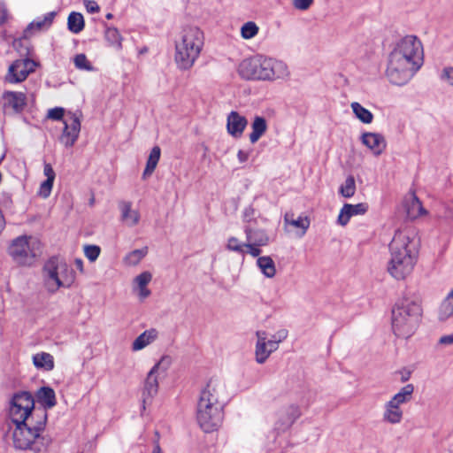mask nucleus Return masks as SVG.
I'll return each mask as SVG.
<instances>
[{"label": "nucleus", "mask_w": 453, "mask_h": 453, "mask_svg": "<svg viewBox=\"0 0 453 453\" xmlns=\"http://www.w3.org/2000/svg\"><path fill=\"white\" fill-rule=\"evenodd\" d=\"M56 14L55 12H50L30 22L24 31L25 36L29 37L37 32L48 30L51 27Z\"/></svg>", "instance_id": "412c9836"}, {"label": "nucleus", "mask_w": 453, "mask_h": 453, "mask_svg": "<svg viewBox=\"0 0 453 453\" xmlns=\"http://www.w3.org/2000/svg\"><path fill=\"white\" fill-rule=\"evenodd\" d=\"M161 155L160 148L157 146H155L150 150V153L149 155L146 167L143 171L142 177L143 179L147 178L148 176L151 175L154 170L156 169L157 163L159 161Z\"/></svg>", "instance_id": "f704fd0d"}, {"label": "nucleus", "mask_w": 453, "mask_h": 453, "mask_svg": "<svg viewBox=\"0 0 453 453\" xmlns=\"http://www.w3.org/2000/svg\"><path fill=\"white\" fill-rule=\"evenodd\" d=\"M360 140L361 142L376 157L381 155L387 148V142L385 137L379 133H363L361 134Z\"/></svg>", "instance_id": "2eb2a0df"}, {"label": "nucleus", "mask_w": 453, "mask_h": 453, "mask_svg": "<svg viewBox=\"0 0 453 453\" xmlns=\"http://www.w3.org/2000/svg\"><path fill=\"white\" fill-rule=\"evenodd\" d=\"M151 280L152 274L149 271H144L134 278L132 290L140 301H144L151 295V291L148 288Z\"/></svg>", "instance_id": "f3484780"}, {"label": "nucleus", "mask_w": 453, "mask_h": 453, "mask_svg": "<svg viewBox=\"0 0 453 453\" xmlns=\"http://www.w3.org/2000/svg\"><path fill=\"white\" fill-rule=\"evenodd\" d=\"M39 414L36 420L30 419L25 423L13 424L15 427L12 430V441L16 449H27L39 439L40 434L45 428L47 413Z\"/></svg>", "instance_id": "0eeeda50"}, {"label": "nucleus", "mask_w": 453, "mask_h": 453, "mask_svg": "<svg viewBox=\"0 0 453 453\" xmlns=\"http://www.w3.org/2000/svg\"><path fill=\"white\" fill-rule=\"evenodd\" d=\"M250 153H251V150H240L237 153V158H238L239 162L240 163L246 162L249 159Z\"/></svg>", "instance_id": "4d7b16f0"}, {"label": "nucleus", "mask_w": 453, "mask_h": 453, "mask_svg": "<svg viewBox=\"0 0 453 453\" xmlns=\"http://www.w3.org/2000/svg\"><path fill=\"white\" fill-rule=\"evenodd\" d=\"M199 398L214 404H223L224 406L226 398L224 381L218 378H211L202 389Z\"/></svg>", "instance_id": "ddd939ff"}, {"label": "nucleus", "mask_w": 453, "mask_h": 453, "mask_svg": "<svg viewBox=\"0 0 453 453\" xmlns=\"http://www.w3.org/2000/svg\"><path fill=\"white\" fill-rule=\"evenodd\" d=\"M43 173L47 178L46 180H55L56 174L50 164H44Z\"/></svg>", "instance_id": "6e6d98bb"}, {"label": "nucleus", "mask_w": 453, "mask_h": 453, "mask_svg": "<svg viewBox=\"0 0 453 453\" xmlns=\"http://www.w3.org/2000/svg\"><path fill=\"white\" fill-rule=\"evenodd\" d=\"M260 245L252 244L250 242H246V253H249L253 257H261L260 254L262 252L260 249Z\"/></svg>", "instance_id": "603ef678"}, {"label": "nucleus", "mask_w": 453, "mask_h": 453, "mask_svg": "<svg viewBox=\"0 0 453 453\" xmlns=\"http://www.w3.org/2000/svg\"><path fill=\"white\" fill-rule=\"evenodd\" d=\"M439 343L441 345H451L453 344V334L443 335L439 339Z\"/></svg>", "instance_id": "13d9d810"}, {"label": "nucleus", "mask_w": 453, "mask_h": 453, "mask_svg": "<svg viewBox=\"0 0 453 453\" xmlns=\"http://www.w3.org/2000/svg\"><path fill=\"white\" fill-rule=\"evenodd\" d=\"M74 265L81 273H83V261L81 258H76Z\"/></svg>", "instance_id": "052dcab7"}, {"label": "nucleus", "mask_w": 453, "mask_h": 453, "mask_svg": "<svg viewBox=\"0 0 453 453\" xmlns=\"http://www.w3.org/2000/svg\"><path fill=\"white\" fill-rule=\"evenodd\" d=\"M414 389L415 388L413 384H407L401 388L400 390L389 399V401L401 407L411 401Z\"/></svg>", "instance_id": "c756f323"}, {"label": "nucleus", "mask_w": 453, "mask_h": 453, "mask_svg": "<svg viewBox=\"0 0 453 453\" xmlns=\"http://www.w3.org/2000/svg\"><path fill=\"white\" fill-rule=\"evenodd\" d=\"M5 226V219L2 213V211L0 210V234L3 232Z\"/></svg>", "instance_id": "680f3d73"}, {"label": "nucleus", "mask_w": 453, "mask_h": 453, "mask_svg": "<svg viewBox=\"0 0 453 453\" xmlns=\"http://www.w3.org/2000/svg\"><path fill=\"white\" fill-rule=\"evenodd\" d=\"M35 62L29 58L18 59L9 66L5 81L9 83L21 82L35 71Z\"/></svg>", "instance_id": "4468645a"}, {"label": "nucleus", "mask_w": 453, "mask_h": 453, "mask_svg": "<svg viewBox=\"0 0 453 453\" xmlns=\"http://www.w3.org/2000/svg\"><path fill=\"white\" fill-rule=\"evenodd\" d=\"M33 364L37 369L49 372L54 369V357L47 352L36 353L33 356Z\"/></svg>", "instance_id": "2f4dec72"}, {"label": "nucleus", "mask_w": 453, "mask_h": 453, "mask_svg": "<svg viewBox=\"0 0 453 453\" xmlns=\"http://www.w3.org/2000/svg\"><path fill=\"white\" fill-rule=\"evenodd\" d=\"M403 418V411L391 401H387L383 406L382 420L389 425H398Z\"/></svg>", "instance_id": "393cba45"}, {"label": "nucleus", "mask_w": 453, "mask_h": 453, "mask_svg": "<svg viewBox=\"0 0 453 453\" xmlns=\"http://www.w3.org/2000/svg\"><path fill=\"white\" fill-rule=\"evenodd\" d=\"M424 63L421 41L412 35L401 38L388 55L386 75L392 84H406Z\"/></svg>", "instance_id": "f257e3e1"}, {"label": "nucleus", "mask_w": 453, "mask_h": 453, "mask_svg": "<svg viewBox=\"0 0 453 453\" xmlns=\"http://www.w3.org/2000/svg\"><path fill=\"white\" fill-rule=\"evenodd\" d=\"M104 38L109 45L117 50L122 49V37L115 27H107L104 32Z\"/></svg>", "instance_id": "ea45409f"}, {"label": "nucleus", "mask_w": 453, "mask_h": 453, "mask_svg": "<svg viewBox=\"0 0 453 453\" xmlns=\"http://www.w3.org/2000/svg\"><path fill=\"white\" fill-rule=\"evenodd\" d=\"M280 416L284 419L282 429H287L301 416V411L297 405L291 404L280 411Z\"/></svg>", "instance_id": "473e14b6"}, {"label": "nucleus", "mask_w": 453, "mask_h": 453, "mask_svg": "<svg viewBox=\"0 0 453 453\" xmlns=\"http://www.w3.org/2000/svg\"><path fill=\"white\" fill-rule=\"evenodd\" d=\"M3 100L4 108H11L16 113L21 112L26 106V95L22 92L5 91Z\"/></svg>", "instance_id": "5701e85b"}, {"label": "nucleus", "mask_w": 453, "mask_h": 453, "mask_svg": "<svg viewBox=\"0 0 453 453\" xmlns=\"http://www.w3.org/2000/svg\"><path fill=\"white\" fill-rule=\"evenodd\" d=\"M148 248L143 247L142 249H136L128 252L123 257V263L127 266H135L147 256Z\"/></svg>", "instance_id": "72a5a7b5"}, {"label": "nucleus", "mask_w": 453, "mask_h": 453, "mask_svg": "<svg viewBox=\"0 0 453 453\" xmlns=\"http://www.w3.org/2000/svg\"><path fill=\"white\" fill-rule=\"evenodd\" d=\"M65 116V109L62 107H55L50 109L47 113V117L53 120H63Z\"/></svg>", "instance_id": "3c124183"}, {"label": "nucleus", "mask_w": 453, "mask_h": 453, "mask_svg": "<svg viewBox=\"0 0 453 453\" xmlns=\"http://www.w3.org/2000/svg\"><path fill=\"white\" fill-rule=\"evenodd\" d=\"M120 211V219L127 226L133 227L138 225L140 221V212L132 208V203L129 201H121L119 203Z\"/></svg>", "instance_id": "b1692460"}, {"label": "nucleus", "mask_w": 453, "mask_h": 453, "mask_svg": "<svg viewBox=\"0 0 453 453\" xmlns=\"http://www.w3.org/2000/svg\"><path fill=\"white\" fill-rule=\"evenodd\" d=\"M390 257L387 271L396 280H403L411 274L418 260V242L411 228L397 230L389 243Z\"/></svg>", "instance_id": "f03ea898"}, {"label": "nucleus", "mask_w": 453, "mask_h": 453, "mask_svg": "<svg viewBox=\"0 0 453 453\" xmlns=\"http://www.w3.org/2000/svg\"><path fill=\"white\" fill-rule=\"evenodd\" d=\"M112 17H113V15L111 13L106 14V19H112Z\"/></svg>", "instance_id": "69168bd1"}, {"label": "nucleus", "mask_w": 453, "mask_h": 453, "mask_svg": "<svg viewBox=\"0 0 453 453\" xmlns=\"http://www.w3.org/2000/svg\"><path fill=\"white\" fill-rule=\"evenodd\" d=\"M284 221L288 225H290L296 228H300L302 230V235L306 233L311 224L308 217L299 216L297 219H293V214L290 213L285 214Z\"/></svg>", "instance_id": "4c0bfd02"}, {"label": "nucleus", "mask_w": 453, "mask_h": 453, "mask_svg": "<svg viewBox=\"0 0 453 453\" xmlns=\"http://www.w3.org/2000/svg\"><path fill=\"white\" fill-rule=\"evenodd\" d=\"M314 0H293V6L299 11H306L308 10Z\"/></svg>", "instance_id": "864d4df0"}, {"label": "nucleus", "mask_w": 453, "mask_h": 453, "mask_svg": "<svg viewBox=\"0 0 453 453\" xmlns=\"http://www.w3.org/2000/svg\"><path fill=\"white\" fill-rule=\"evenodd\" d=\"M158 379L156 373L149 372L144 381L142 390V401L144 403L150 402L152 398L157 394L158 391Z\"/></svg>", "instance_id": "bb28decb"}, {"label": "nucleus", "mask_w": 453, "mask_h": 453, "mask_svg": "<svg viewBox=\"0 0 453 453\" xmlns=\"http://www.w3.org/2000/svg\"><path fill=\"white\" fill-rule=\"evenodd\" d=\"M203 42V32L199 27H184L175 41L174 60L177 66L181 70L190 69L199 58Z\"/></svg>", "instance_id": "7ed1b4c3"}, {"label": "nucleus", "mask_w": 453, "mask_h": 453, "mask_svg": "<svg viewBox=\"0 0 453 453\" xmlns=\"http://www.w3.org/2000/svg\"><path fill=\"white\" fill-rule=\"evenodd\" d=\"M238 73L246 80L267 81V57L243 59L238 66Z\"/></svg>", "instance_id": "9b49d317"}, {"label": "nucleus", "mask_w": 453, "mask_h": 453, "mask_svg": "<svg viewBox=\"0 0 453 453\" xmlns=\"http://www.w3.org/2000/svg\"><path fill=\"white\" fill-rule=\"evenodd\" d=\"M242 218L246 225L251 224L255 226L257 223V220L255 218V210L251 207L245 208Z\"/></svg>", "instance_id": "8fccbe9b"}, {"label": "nucleus", "mask_w": 453, "mask_h": 453, "mask_svg": "<svg viewBox=\"0 0 453 453\" xmlns=\"http://www.w3.org/2000/svg\"><path fill=\"white\" fill-rule=\"evenodd\" d=\"M258 27L253 21L244 23L241 27V35L243 39L249 40L254 38L258 33Z\"/></svg>", "instance_id": "c03bdc74"}, {"label": "nucleus", "mask_w": 453, "mask_h": 453, "mask_svg": "<svg viewBox=\"0 0 453 453\" xmlns=\"http://www.w3.org/2000/svg\"><path fill=\"white\" fill-rule=\"evenodd\" d=\"M82 114L81 111H68L63 119V131L59 136V142L65 148H72L77 142L81 127Z\"/></svg>", "instance_id": "f8f14e48"}, {"label": "nucleus", "mask_w": 453, "mask_h": 453, "mask_svg": "<svg viewBox=\"0 0 453 453\" xmlns=\"http://www.w3.org/2000/svg\"><path fill=\"white\" fill-rule=\"evenodd\" d=\"M256 335L255 359L257 364L262 365L273 352L278 349L279 344L288 337V331L280 329L270 338L265 331H257Z\"/></svg>", "instance_id": "9d476101"}, {"label": "nucleus", "mask_w": 453, "mask_h": 453, "mask_svg": "<svg viewBox=\"0 0 453 453\" xmlns=\"http://www.w3.org/2000/svg\"><path fill=\"white\" fill-rule=\"evenodd\" d=\"M339 193L345 198L352 197L356 193V181L352 175L346 178L345 181L341 185Z\"/></svg>", "instance_id": "79ce46f5"}, {"label": "nucleus", "mask_w": 453, "mask_h": 453, "mask_svg": "<svg viewBox=\"0 0 453 453\" xmlns=\"http://www.w3.org/2000/svg\"><path fill=\"white\" fill-rule=\"evenodd\" d=\"M251 133L250 134V141L256 143L266 132L267 122L265 118L256 116L251 123Z\"/></svg>", "instance_id": "c85d7f7f"}, {"label": "nucleus", "mask_w": 453, "mask_h": 453, "mask_svg": "<svg viewBox=\"0 0 453 453\" xmlns=\"http://www.w3.org/2000/svg\"><path fill=\"white\" fill-rule=\"evenodd\" d=\"M7 201L11 203V198L8 196Z\"/></svg>", "instance_id": "338daca9"}, {"label": "nucleus", "mask_w": 453, "mask_h": 453, "mask_svg": "<svg viewBox=\"0 0 453 453\" xmlns=\"http://www.w3.org/2000/svg\"><path fill=\"white\" fill-rule=\"evenodd\" d=\"M54 181L45 180L40 185L37 195L42 198H48L50 196Z\"/></svg>", "instance_id": "de8ad7c7"}, {"label": "nucleus", "mask_w": 453, "mask_h": 453, "mask_svg": "<svg viewBox=\"0 0 453 453\" xmlns=\"http://www.w3.org/2000/svg\"><path fill=\"white\" fill-rule=\"evenodd\" d=\"M158 334V331L156 328H150L145 330L133 342L131 347L132 350L139 351L145 349L157 340Z\"/></svg>", "instance_id": "a878e982"}, {"label": "nucleus", "mask_w": 453, "mask_h": 453, "mask_svg": "<svg viewBox=\"0 0 453 453\" xmlns=\"http://www.w3.org/2000/svg\"><path fill=\"white\" fill-rule=\"evenodd\" d=\"M403 207L407 218L411 220L427 214V211L414 192H410L404 196Z\"/></svg>", "instance_id": "dca6fc26"}, {"label": "nucleus", "mask_w": 453, "mask_h": 453, "mask_svg": "<svg viewBox=\"0 0 453 453\" xmlns=\"http://www.w3.org/2000/svg\"><path fill=\"white\" fill-rule=\"evenodd\" d=\"M73 63H74L75 67L79 70H84V71H88V72L94 70L93 65L88 60L86 55L83 53L77 54L73 58Z\"/></svg>", "instance_id": "a18cd8bd"}, {"label": "nucleus", "mask_w": 453, "mask_h": 453, "mask_svg": "<svg viewBox=\"0 0 453 453\" xmlns=\"http://www.w3.org/2000/svg\"><path fill=\"white\" fill-rule=\"evenodd\" d=\"M368 211V204L360 203L357 204L345 203L340 211L337 223L346 226L353 216L364 215Z\"/></svg>", "instance_id": "aec40b11"}, {"label": "nucleus", "mask_w": 453, "mask_h": 453, "mask_svg": "<svg viewBox=\"0 0 453 453\" xmlns=\"http://www.w3.org/2000/svg\"><path fill=\"white\" fill-rule=\"evenodd\" d=\"M421 315L422 308L418 300L410 297L399 300L392 310L394 334L399 338H410L415 333Z\"/></svg>", "instance_id": "20e7f679"}, {"label": "nucleus", "mask_w": 453, "mask_h": 453, "mask_svg": "<svg viewBox=\"0 0 453 453\" xmlns=\"http://www.w3.org/2000/svg\"><path fill=\"white\" fill-rule=\"evenodd\" d=\"M84 4L86 7V10L89 13H96L100 10L99 5L96 4V2L92 1V0H85Z\"/></svg>", "instance_id": "5fc2aeb1"}, {"label": "nucleus", "mask_w": 453, "mask_h": 453, "mask_svg": "<svg viewBox=\"0 0 453 453\" xmlns=\"http://www.w3.org/2000/svg\"><path fill=\"white\" fill-rule=\"evenodd\" d=\"M223 410V404H214L199 398L196 407V420L201 429L205 433L216 431L222 424Z\"/></svg>", "instance_id": "1a4fd4ad"}, {"label": "nucleus", "mask_w": 453, "mask_h": 453, "mask_svg": "<svg viewBox=\"0 0 453 453\" xmlns=\"http://www.w3.org/2000/svg\"><path fill=\"white\" fill-rule=\"evenodd\" d=\"M43 245L34 235H19L10 242L7 253L12 261L21 266H31L42 256Z\"/></svg>", "instance_id": "39448f33"}, {"label": "nucleus", "mask_w": 453, "mask_h": 453, "mask_svg": "<svg viewBox=\"0 0 453 453\" xmlns=\"http://www.w3.org/2000/svg\"><path fill=\"white\" fill-rule=\"evenodd\" d=\"M289 75L288 66L284 61L267 58V81L285 80Z\"/></svg>", "instance_id": "6ab92c4d"}, {"label": "nucleus", "mask_w": 453, "mask_h": 453, "mask_svg": "<svg viewBox=\"0 0 453 453\" xmlns=\"http://www.w3.org/2000/svg\"><path fill=\"white\" fill-rule=\"evenodd\" d=\"M101 250L99 246L96 245H86L84 247V254L86 257L91 261H96L99 255H100Z\"/></svg>", "instance_id": "49530a36"}, {"label": "nucleus", "mask_w": 453, "mask_h": 453, "mask_svg": "<svg viewBox=\"0 0 453 453\" xmlns=\"http://www.w3.org/2000/svg\"><path fill=\"white\" fill-rule=\"evenodd\" d=\"M438 319L444 322L453 317V299L446 296L439 305L437 311Z\"/></svg>", "instance_id": "e433bc0d"}, {"label": "nucleus", "mask_w": 453, "mask_h": 453, "mask_svg": "<svg viewBox=\"0 0 453 453\" xmlns=\"http://www.w3.org/2000/svg\"><path fill=\"white\" fill-rule=\"evenodd\" d=\"M84 18L80 12H73L67 19V27L73 34H79L84 28Z\"/></svg>", "instance_id": "58836bf2"}, {"label": "nucleus", "mask_w": 453, "mask_h": 453, "mask_svg": "<svg viewBox=\"0 0 453 453\" xmlns=\"http://www.w3.org/2000/svg\"><path fill=\"white\" fill-rule=\"evenodd\" d=\"M257 266L265 278L273 279L276 275V265L270 256L259 257L257 259Z\"/></svg>", "instance_id": "cd10ccee"}, {"label": "nucleus", "mask_w": 453, "mask_h": 453, "mask_svg": "<svg viewBox=\"0 0 453 453\" xmlns=\"http://www.w3.org/2000/svg\"><path fill=\"white\" fill-rule=\"evenodd\" d=\"M447 296L453 299V288L450 290V292L447 295Z\"/></svg>", "instance_id": "0e129e2a"}, {"label": "nucleus", "mask_w": 453, "mask_h": 453, "mask_svg": "<svg viewBox=\"0 0 453 453\" xmlns=\"http://www.w3.org/2000/svg\"><path fill=\"white\" fill-rule=\"evenodd\" d=\"M248 125L247 119L237 111H231L226 118L227 133L234 138H240Z\"/></svg>", "instance_id": "a211bd4d"}, {"label": "nucleus", "mask_w": 453, "mask_h": 453, "mask_svg": "<svg viewBox=\"0 0 453 453\" xmlns=\"http://www.w3.org/2000/svg\"><path fill=\"white\" fill-rule=\"evenodd\" d=\"M42 275L45 288L50 293L60 288H70L75 280L73 270L58 257H51L45 263Z\"/></svg>", "instance_id": "423d86ee"}, {"label": "nucleus", "mask_w": 453, "mask_h": 453, "mask_svg": "<svg viewBox=\"0 0 453 453\" xmlns=\"http://www.w3.org/2000/svg\"><path fill=\"white\" fill-rule=\"evenodd\" d=\"M173 364L172 357L168 355H164L160 357V359L153 365V367L150 370L153 373H156L159 377L165 376L168 369L171 367Z\"/></svg>", "instance_id": "a19ab883"}, {"label": "nucleus", "mask_w": 453, "mask_h": 453, "mask_svg": "<svg viewBox=\"0 0 453 453\" xmlns=\"http://www.w3.org/2000/svg\"><path fill=\"white\" fill-rule=\"evenodd\" d=\"M440 79L453 87V66L444 67L441 73Z\"/></svg>", "instance_id": "09e8293b"}, {"label": "nucleus", "mask_w": 453, "mask_h": 453, "mask_svg": "<svg viewBox=\"0 0 453 453\" xmlns=\"http://www.w3.org/2000/svg\"><path fill=\"white\" fill-rule=\"evenodd\" d=\"M152 453H163L157 441L154 443Z\"/></svg>", "instance_id": "e2e57ef3"}, {"label": "nucleus", "mask_w": 453, "mask_h": 453, "mask_svg": "<svg viewBox=\"0 0 453 453\" xmlns=\"http://www.w3.org/2000/svg\"><path fill=\"white\" fill-rule=\"evenodd\" d=\"M411 372L410 370L403 369V370L400 371L401 381L402 382L407 381L411 378Z\"/></svg>", "instance_id": "bf43d9fd"}, {"label": "nucleus", "mask_w": 453, "mask_h": 453, "mask_svg": "<svg viewBox=\"0 0 453 453\" xmlns=\"http://www.w3.org/2000/svg\"><path fill=\"white\" fill-rule=\"evenodd\" d=\"M36 397H37L38 402L45 409H51L57 403L55 391L50 387L41 388L37 391Z\"/></svg>", "instance_id": "7c9ffc66"}, {"label": "nucleus", "mask_w": 453, "mask_h": 453, "mask_svg": "<svg viewBox=\"0 0 453 453\" xmlns=\"http://www.w3.org/2000/svg\"><path fill=\"white\" fill-rule=\"evenodd\" d=\"M246 242L260 246L270 243V236L265 229L256 228L253 225H245L243 228Z\"/></svg>", "instance_id": "4be33fe9"}, {"label": "nucleus", "mask_w": 453, "mask_h": 453, "mask_svg": "<svg viewBox=\"0 0 453 453\" xmlns=\"http://www.w3.org/2000/svg\"><path fill=\"white\" fill-rule=\"evenodd\" d=\"M39 413L46 411L35 409V400L30 393L19 392L13 395L9 408V417L12 424L36 420Z\"/></svg>", "instance_id": "6e6552de"}, {"label": "nucleus", "mask_w": 453, "mask_h": 453, "mask_svg": "<svg viewBox=\"0 0 453 453\" xmlns=\"http://www.w3.org/2000/svg\"><path fill=\"white\" fill-rule=\"evenodd\" d=\"M355 117L364 124H371L373 120V114L357 102L350 104Z\"/></svg>", "instance_id": "c9c22d12"}, {"label": "nucleus", "mask_w": 453, "mask_h": 453, "mask_svg": "<svg viewBox=\"0 0 453 453\" xmlns=\"http://www.w3.org/2000/svg\"><path fill=\"white\" fill-rule=\"evenodd\" d=\"M226 248L229 251L244 255L246 253V242H242L238 238L232 236L227 239Z\"/></svg>", "instance_id": "37998d69"}]
</instances>
